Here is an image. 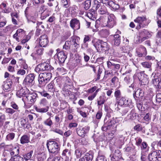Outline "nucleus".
<instances>
[{
    "label": "nucleus",
    "instance_id": "obj_1",
    "mask_svg": "<svg viewBox=\"0 0 161 161\" xmlns=\"http://www.w3.org/2000/svg\"><path fill=\"white\" fill-rule=\"evenodd\" d=\"M107 19V20L106 22L103 19L97 20L95 25V26L96 29H93V31L94 32L97 31V28L99 27V25L102 27L106 26L111 28L116 25L117 22V19L113 14H111L108 15Z\"/></svg>",
    "mask_w": 161,
    "mask_h": 161
},
{
    "label": "nucleus",
    "instance_id": "obj_2",
    "mask_svg": "<svg viewBox=\"0 0 161 161\" xmlns=\"http://www.w3.org/2000/svg\"><path fill=\"white\" fill-rule=\"evenodd\" d=\"M92 42L98 52H104L109 49V46L107 42L102 40H93L92 41Z\"/></svg>",
    "mask_w": 161,
    "mask_h": 161
},
{
    "label": "nucleus",
    "instance_id": "obj_3",
    "mask_svg": "<svg viewBox=\"0 0 161 161\" xmlns=\"http://www.w3.org/2000/svg\"><path fill=\"white\" fill-rule=\"evenodd\" d=\"M47 146L50 153L56 155L59 153L60 150V146L59 144L56 142L48 141L47 142Z\"/></svg>",
    "mask_w": 161,
    "mask_h": 161
},
{
    "label": "nucleus",
    "instance_id": "obj_4",
    "mask_svg": "<svg viewBox=\"0 0 161 161\" xmlns=\"http://www.w3.org/2000/svg\"><path fill=\"white\" fill-rule=\"evenodd\" d=\"M51 74L49 72H45L40 74L38 78L39 84L45 85L51 79Z\"/></svg>",
    "mask_w": 161,
    "mask_h": 161
},
{
    "label": "nucleus",
    "instance_id": "obj_5",
    "mask_svg": "<svg viewBox=\"0 0 161 161\" xmlns=\"http://www.w3.org/2000/svg\"><path fill=\"white\" fill-rule=\"evenodd\" d=\"M48 102V101L45 98H43L42 99L40 102V104L42 106H46L45 108H40L37 107H35V109L36 111L38 113H45L47 112L49 109V107L47 106Z\"/></svg>",
    "mask_w": 161,
    "mask_h": 161
},
{
    "label": "nucleus",
    "instance_id": "obj_6",
    "mask_svg": "<svg viewBox=\"0 0 161 161\" xmlns=\"http://www.w3.org/2000/svg\"><path fill=\"white\" fill-rule=\"evenodd\" d=\"M53 68L48 63H43L37 65L35 69L36 72H42L45 70L51 71Z\"/></svg>",
    "mask_w": 161,
    "mask_h": 161
},
{
    "label": "nucleus",
    "instance_id": "obj_7",
    "mask_svg": "<svg viewBox=\"0 0 161 161\" xmlns=\"http://www.w3.org/2000/svg\"><path fill=\"white\" fill-rule=\"evenodd\" d=\"M37 96V94L35 93L29 92L25 96V102L26 103L31 105L33 104L36 101Z\"/></svg>",
    "mask_w": 161,
    "mask_h": 161
},
{
    "label": "nucleus",
    "instance_id": "obj_8",
    "mask_svg": "<svg viewBox=\"0 0 161 161\" xmlns=\"http://www.w3.org/2000/svg\"><path fill=\"white\" fill-rule=\"evenodd\" d=\"M150 36V33L147 31L144 30L139 32L138 41L140 43H142L148 39Z\"/></svg>",
    "mask_w": 161,
    "mask_h": 161
},
{
    "label": "nucleus",
    "instance_id": "obj_9",
    "mask_svg": "<svg viewBox=\"0 0 161 161\" xmlns=\"http://www.w3.org/2000/svg\"><path fill=\"white\" fill-rule=\"evenodd\" d=\"M147 20L146 17L138 16L134 20V21L136 23H137L139 25H137L136 28L138 30L140 29L141 28L145 27L146 25L144 22Z\"/></svg>",
    "mask_w": 161,
    "mask_h": 161
},
{
    "label": "nucleus",
    "instance_id": "obj_10",
    "mask_svg": "<svg viewBox=\"0 0 161 161\" xmlns=\"http://www.w3.org/2000/svg\"><path fill=\"white\" fill-rule=\"evenodd\" d=\"M35 77L34 74H29L25 77L23 84L27 86H32L34 83Z\"/></svg>",
    "mask_w": 161,
    "mask_h": 161
},
{
    "label": "nucleus",
    "instance_id": "obj_11",
    "mask_svg": "<svg viewBox=\"0 0 161 161\" xmlns=\"http://www.w3.org/2000/svg\"><path fill=\"white\" fill-rule=\"evenodd\" d=\"M150 161H161V155L159 151L152 152L148 156Z\"/></svg>",
    "mask_w": 161,
    "mask_h": 161
},
{
    "label": "nucleus",
    "instance_id": "obj_12",
    "mask_svg": "<svg viewBox=\"0 0 161 161\" xmlns=\"http://www.w3.org/2000/svg\"><path fill=\"white\" fill-rule=\"evenodd\" d=\"M48 42V37L46 35H43L40 36L39 39V44L41 47H46Z\"/></svg>",
    "mask_w": 161,
    "mask_h": 161
},
{
    "label": "nucleus",
    "instance_id": "obj_13",
    "mask_svg": "<svg viewBox=\"0 0 161 161\" xmlns=\"http://www.w3.org/2000/svg\"><path fill=\"white\" fill-rule=\"evenodd\" d=\"M25 34V31L21 29H19L17 30L15 33L14 34L13 37L18 42L19 41V38L24 36Z\"/></svg>",
    "mask_w": 161,
    "mask_h": 161
},
{
    "label": "nucleus",
    "instance_id": "obj_14",
    "mask_svg": "<svg viewBox=\"0 0 161 161\" xmlns=\"http://www.w3.org/2000/svg\"><path fill=\"white\" fill-rule=\"evenodd\" d=\"M80 38L78 36H74L72 37V47L73 48V51L74 52H76L77 49L80 47L79 41Z\"/></svg>",
    "mask_w": 161,
    "mask_h": 161
},
{
    "label": "nucleus",
    "instance_id": "obj_15",
    "mask_svg": "<svg viewBox=\"0 0 161 161\" xmlns=\"http://www.w3.org/2000/svg\"><path fill=\"white\" fill-rule=\"evenodd\" d=\"M70 25L74 30H79L80 27L79 20L75 18L72 19L70 21Z\"/></svg>",
    "mask_w": 161,
    "mask_h": 161
},
{
    "label": "nucleus",
    "instance_id": "obj_16",
    "mask_svg": "<svg viewBox=\"0 0 161 161\" xmlns=\"http://www.w3.org/2000/svg\"><path fill=\"white\" fill-rule=\"evenodd\" d=\"M29 92V91L28 89L26 87L23 88L21 87L17 91L16 95L18 97L21 98L24 96H25Z\"/></svg>",
    "mask_w": 161,
    "mask_h": 161
},
{
    "label": "nucleus",
    "instance_id": "obj_17",
    "mask_svg": "<svg viewBox=\"0 0 161 161\" xmlns=\"http://www.w3.org/2000/svg\"><path fill=\"white\" fill-rule=\"evenodd\" d=\"M116 33L117 34L114 36L113 43L116 46H118L120 43V36L119 34L121 33V32L118 31Z\"/></svg>",
    "mask_w": 161,
    "mask_h": 161
},
{
    "label": "nucleus",
    "instance_id": "obj_18",
    "mask_svg": "<svg viewBox=\"0 0 161 161\" xmlns=\"http://www.w3.org/2000/svg\"><path fill=\"white\" fill-rule=\"evenodd\" d=\"M56 56L58 58L59 61L60 63H64L67 58L65 53L63 51L57 53V55H55V57Z\"/></svg>",
    "mask_w": 161,
    "mask_h": 161
},
{
    "label": "nucleus",
    "instance_id": "obj_19",
    "mask_svg": "<svg viewBox=\"0 0 161 161\" xmlns=\"http://www.w3.org/2000/svg\"><path fill=\"white\" fill-rule=\"evenodd\" d=\"M137 55L139 57H142L146 55L147 52L145 47L141 46L136 52Z\"/></svg>",
    "mask_w": 161,
    "mask_h": 161
},
{
    "label": "nucleus",
    "instance_id": "obj_20",
    "mask_svg": "<svg viewBox=\"0 0 161 161\" xmlns=\"http://www.w3.org/2000/svg\"><path fill=\"white\" fill-rule=\"evenodd\" d=\"M12 84V81L10 79L7 80L3 82V89L7 91H9L10 90Z\"/></svg>",
    "mask_w": 161,
    "mask_h": 161
},
{
    "label": "nucleus",
    "instance_id": "obj_21",
    "mask_svg": "<svg viewBox=\"0 0 161 161\" xmlns=\"http://www.w3.org/2000/svg\"><path fill=\"white\" fill-rule=\"evenodd\" d=\"M28 8V7H27L25 11V14L27 19L28 23H30L32 22L33 23H36V20L35 17L34 16L28 15L27 14Z\"/></svg>",
    "mask_w": 161,
    "mask_h": 161
},
{
    "label": "nucleus",
    "instance_id": "obj_22",
    "mask_svg": "<svg viewBox=\"0 0 161 161\" xmlns=\"http://www.w3.org/2000/svg\"><path fill=\"white\" fill-rule=\"evenodd\" d=\"M153 84L157 88H161V78L157 76L152 80Z\"/></svg>",
    "mask_w": 161,
    "mask_h": 161
},
{
    "label": "nucleus",
    "instance_id": "obj_23",
    "mask_svg": "<svg viewBox=\"0 0 161 161\" xmlns=\"http://www.w3.org/2000/svg\"><path fill=\"white\" fill-rule=\"evenodd\" d=\"M133 95L134 97L136 100L137 98H140L144 96V92L142 90L140 89H138L136 90Z\"/></svg>",
    "mask_w": 161,
    "mask_h": 161
},
{
    "label": "nucleus",
    "instance_id": "obj_24",
    "mask_svg": "<svg viewBox=\"0 0 161 161\" xmlns=\"http://www.w3.org/2000/svg\"><path fill=\"white\" fill-rule=\"evenodd\" d=\"M108 5L111 8V9L114 11L118 10L120 8V6L119 4L116 3L115 2L112 1H110L108 2Z\"/></svg>",
    "mask_w": 161,
    "mask_h": 161
},
{
    "label": "nucleus",
    "instance_id": "obj_25",
    "mask_svg": "<svg viewBox=\"0 0 161 161\" xmlns=\"http://www.w3.org/2000/svg\"><path fill=\"white\" fill-rule=\"evenodd\" d=\"M93 155L89 153H86L85 155L80 159V161H92Z\"/></svg>",
    "mask_w": 161,
    "mask_h": 161
},
{
    "label": "nucleus",
    "instance_id": "obj_26",
    "mask_svg": "<svg viewBox=\"0 0 161 161\" xmlns=\"http://www.w3.org/2000/svg\"><path fill=\"white\" fill-rule=\"evenodd\" d=\"M85 15H86L90 19L93 20L96 18L97 16V14L94 10L90 11L87 13H86Z\"/></svg>",
    "mask_w": 161,
    "mask_h": 161
},
{
    "label": "nucleus",
    "instance_id": "obj_27",
    "mask_svg": "<svg viewBox=\"0 0 161 161\" xmlns=\"http://www.w3.org/2000/svg\"><path fill=\"white\" fill-rule=\"evenodd\" d=\"M30 136L25 135H23L20 138V143L22 144L27 143L30 142Z\"/></svg>",
    "mask_w": 161,
    "mask_h": 161
},
{
    "label": "nucleus",
    "instance_id": "obj_28",
    "mask_svg": "<svg viewBox=\"0 0 161 161\" xmlns=\"http://www.w3.org/2000/svg\"><path fill=\"white\" fill-rule=\"evenodd\" d=\"M44 50V49L42 48H36L35 53H32L31 56L34 59H35L36 58H35L34 55L38 56L42 55L43 53Z\"/></svg>",
    "mask_w": 161,
    "mask_h": 161
},
{
    "label": "nucleus",
    "instance_id": "obj_29",
    "mask_svg": "<svg viewBox=\"0 0 161 161\" xmlns=\"http://www.w3.org/2000/svg\"><path fill=\"white\" fill-rule=\"evenodd\" d=\"M117 101L119 105L126 106L128 105V100L124 97H122Z\"/></svg>",
    "mask_w": 161,
    "mask_h": 161
},
{
    "label": "nucleus",
    "instance_id": "obj_30",
    "mask_svg": "<svg viewBox=\"0 0 161 161\" xmlns=\"http://www.w3.org/2000/svg\"><path fill=\"white\" fill-rule=\"evenodd\" d=\"M122 120V118L121 117H119L118 118H113L112 120L109 119L108 120V122L109 124L110 123V124L112 123V126L115 123H119L121 122Z\"/></svg>",
    "mask_w": 161,
    "mask_h": 161
},
{
    "label": "nucleus",
    "instance_id": "obj_31",
    "mask_svg": "<svg viewBox=\"0 0 161 161\" xmlns=\"http://www.w3.org/2000/svg\"><path fill=\"white\" fill-rule=\"evenodd\" d=\"M71 152L68 149L64 150L62 152V157L64 158L69 159V157L70 156Z\"/></svg>",
    "mask_w": 161,
    "mask_h": 161
},
{
    "label": "nucleus",
    "instance_id": "obj_32",
    "mask_svg": "<svg viewBox=\"0 0 161 161\" xmlns=\"http://www.w3.org/2000/svg\"><path fill=\"white\" fill-rule=\"evenodd\" d=\"M48 91L50 92L53 93L55 91V88L54 82L52 81L47 86Z\"/></svg>",
    "mask_w": 161,
    "mask_h": 161
},
{
    "label": "nucleus",
    "instance_id": "obj_33",
    "mask_svg": "<svg viewBox=\"0 0 161 161\" xmlns=\"http://www.w3.org/2000/svg\"><path fill=\"white\" fill-rule=\"evenodd\" d=\"M112 126V123H108V121L104 122V124L102 127V130L104 131H106L107 130L110 128Z\"/></svg>",
    "mask_w": 161,
    "mask_h": 161
},
{
    "label": "nucleus",
    "instance_id": "obj_34",
    "mask_svg": "<svg viewBox=\"0 0 161 161\" xmlns=\"http://www.w3.org/2000/svg\"><path fill=\"white\" fill-rule=\"evenodd\" d=\"M141 64L143 67L146 68L150 70H151L152 65V63H151L147 61H145L141 63Z\"/></svg>",
    "mask_w": 161,
    "mask_h": 161
},
{
    "label": "nucleus",
    "instance_id": "obj_35",
    "mask_svg": "<svg viewBox=\"0 0 161 161\" xmlns=\"http://www.w3.org/2000/svg\"><path fill=\"white\" fill-rule=\"evenodd\" d=\"M114 96L115 97V99L116 101H118L121 97V93L120 90L117 89H116L114 92Z\"/></svg>",
    "mask_w": 161,
    "mask_h": 161
},
{
    "label": "nucleus",
    "instance_id": "obj_36",
    "mask_svg": "<svg viewBox=\"0 0 161 161\" xmlns=\"http://www.w3.org/2000/svg\"><path fill=\"white\" fill-rule=\"evenodd\" d=\"M98 13L101 14H106L107 13V11L105 6L103 5L101 6L98 11Z\"/></svg>",
    "mask_w": 161,
    "mask_h": 161
},
{
    "label": "nucleus",
    "instance_id": "obj_37",
    "mask_svg": "<svg viewBox=\"0 0 161 161\" xmlns=\"http://www.w3.org/2000/svg\"><path fill=\"white\" fill-rule=\"evenodd\" d=\"M119 155H117L116 154L114 155L111 158L112 161H120L123 160V159L120 155V154L119 153Z\"/></svg>",
    "mask_w": 161,
    "mask_h": 161
},
{
    "label": "nucleus",
    "instance_id": "obj_38",
    "mask_svg": "<svg viewBox=\"0 0 161 161\" xmlns=\"http://www.w3.org/2000/svg\"><path fill=\"white\" fill-rule=\"evenodd\" d=\"M19 153V148H14L13 150H11L10 152L11 156L15 157L18 155Z\"/></svg>",
    "mask_w": 161,
    "mask_h": 161
},
{
    "label": "nucleus",
    "instance_id": "obj_39",
    "mask_svg": "<svg viewBox=\"0 0 161 161\" xmlns=\"http://www.w3.org/2000/svg\"><path fill=\"white\" fill-rule=\"evenodd\" d=\"M44 124L46 125L51 127L53 124V122L51 120L50 117H49L44 121Z\"/></svg>",
    "mask_w": 161,
    "mask_h": 161
},
{
    "label": "nucleus",
    "instance_id": "obj_40",
    "mask_svg": "<svg viewBox=\"0 0 161 161\" xmlns=\"http://www.w3.org/2000/svg\"><path fill=\"white\" fill-rule=\"evenodd\" d=\"M82 154V152L80 148H78L75 150V154L77 158H80Z\"/></svg>",
    "mask_w": 161,
    "mask_h": 161
},
{
    "label": "nucleus",
    "instance_id": "obj_41",
    "mask_svg": "<svg viewBox=\"0 0 161 161\" xmlns=\"http://www.w3.org/2000/svg\"><path fill=\"white\" fill-rule=\"evenodd\" d=\"M15 133L13 132H11L8 134L6 136V139L8 141H10L14 139L15 137Z\"/></svg>",
    "mask_w": 161,
    "mask_h": 161
},
{
    "label": "nucleus",
    "instance_id": "obj_42",
    "mask_svg": "<svg viewBox=\"0 0 161 161\" xmlns=\"http://www.w3.org/2000/svg\"><path fill=\"white\" fill-rule=\"evenodd\" d=\"M46 157L45 154L42 153L41 154H38L37 156L38 160L39 161H42L46 158Z\"/></svg>",
    "mask_w": 161,
    "mask_h": 161
},
{
    "label": "nucleus",
    "instance_id": "obj_43",
    "mask_svg": "<svg viewBox=\"0 0 161 161\" xmlns=\"http://www.w3.org/2000/svg\"><path fill=\"white\" fill-rule=\"evenodd\" d=\"M38 92L41 94L42 96L44 97H47L48 99H50L51 98V96H50L49 94L46 93V92L43 91H39Z\"/></svg>",
    "mask_w": 161,
    "mask_h": 161
},
{
    "label": "nucleus",
    "instance_id": "obj_44",
    "mask_svg": "<svg viewBox=\"0 0 161 161\" xmlns=\"http://www.w3.org/2000/svg\"><path fill=\"white\" fill-rule=\"evenodd\" d=\"M91 1L90 0H87L84 3V8L86 10L89 8L91 6Z\"/></svg>",
    "mask_w": 161,
    "mask_h": 161
},
{
    "label": "nucleus",
    "instance_id": "obj_45",
    "mask_svg": "<svg viewBox=\"0 0 161 161\" xmlns=\"http://www.w3.org/2000/svg\"><path fill=\"white\" fill-rule=\"evenodd\" d=\"M11 160V161H23V158L19 156H16L15 157H12Z\"/></svg>",
    "mask_w": 161,
    "mask_h": 161
},
{
    "label": "nucleus",
    "instance_id": "obj_46",
    "mask_svg": "<svg viewBox=\"0 0 161 161\" xmlns=\"http://www.w3.org/2000/svg\"><path fill=\"white\" fill-rule=\"evenodd\" d=\"M76 66H77L78 67L81 68L84 67L86 66V65H84L82 64V62L80 59H77L76 61Z\"/></svg>",
    "mask_w": 161,
    "mask_h": 161
},
{
    "label": "nucleus",
    "instance_id": "obj_47",
    "mask_svg": "<svg viewBox=\"0 0 161 161\" xmlns=\"http://www.w3.org/2000/svg\"><path fill=\"white\" fill-rule=\"evenodd\" d=\"M96 161H107V160L104 156L100 155L99 154Z\"/></svg>",
    "mask_w": 161,
    "mask_h": 161
},
{
    "label": "nucleus",
    "instance_id": "obj_48",
    "mask_svg": "<svg viewBox=\"0 0 161 161\" xmlns=\"http://www.w3.org/2000/svg\"><path fill=\"white\" fill-rule=\"evenodd\" d=\"M105 102V100L104 98L100 96L99 98L98 99L97 103L98 105H103Z\"/></svg>",
    "mask_w": 161,
    "mask_h": 161
},
{
    "label": "nucleus",
    "instance_id": "obj_49",
    "mask_svg": "<svg viewBox=\"0 0 161 161\" xmlns=\"http://www.w3.org/2000/svg\"><path fill=\"white\" fill-rule=\"evenodd\" d=\"M62 3L65 8H67L69 6L70 0H62Z\"/></svg>",
    "mask_w": 161,
    "mask_h": 161
},
{
    "label": "nucleus",
    "instance_id": "obj_50",
    "mask_svg": "<svg viewBox=\"0 0 161 161\" xmlns=\"http://www.w3.org/2000/svg\"><path fill=\"white\" fill-rule=\"evenodd\" d=\"M63 48L66 50L70 49V43L69 42L66 41L63 46Z\"/></svg>",
    "mask_w": 161,
    "mask_h": 161
},
{
    "label": "nucleus",
    "instance_id": "obj_51",
    "mask_svg": "<svg viewBox=\"0 0 161 161\" xmlns=\"http://www.w3.org/2000/svg\"><path fill=\"white\" fill-rule=\"evenodd\" d=\"M101 6L100 4L98 3V2L97 1H95V4L93 7L94 10L95 9L96 11H98Z\"/></svg>",
    "mask_w": 161,
    "mask_h": 161
},
{
    "label": "nucleus",
    "instance_id": "obj_52",
    "mask_svg": "<svg viewBox=\"0 0 161 161\" xmlns=\"http://www.w3.org/2000/svg\"><path fill=\"white\" fill-rule=\"evenodd\" d=\"M5 120V116L4 114H2L0 116V127L3 125Z\"/></svg>",
    "mask_w": 161,
    "mask_h": 161
},
{
    "label": "nucleus",
    "instance_id": "obj_53",
    "mask_svg": "<svg viewBox=\"0 0 161 161\" xmlns=\"http://www.w3.org/2000/svg\"><path fill=\"white\" fill-rule=\"evenodd\" d=\"M33 153V151H31L29 153H28L26 155L24 156V159L27 161V160L30 159L31 158L32 154Z\"/></svg>",
    "mask_w": 161,
    "mask_h": 161
},
{
    "label": "nucleus",
    "instance_id": "obj_54",
    "mask_svg": "<svg viewBox=\"0 0 161 161\" xmlns=\"http://www.w3.org/2000/svg\"><path fill=\"white\" fill-rule=\"evenodd\" d=\"M135 140L136 141V145L138 147L140 146L142 142V139L140 137H137L135 138Z\"/></svg>",
    "mask_w": 161,
    "mask_h": 161
},
{
    "label": "nucleus",
    "instance_id": "obj_55",
    "mask_svg": "<svg viewBox=\"0 0 161 161\" xmlns=\"http://www.w3.org/2000/svg\"><path fill=\"white\" fill-rule=\"evenodd\" d=\"M77 134L80 136H85L86 134L84 132L83 129H80L77 131Z\"/></svg>",
    "mask_w": 161,
    "mask_h": 161
},
{
    "label": "nucleus",
    "instance_id": "obj_56",
    "mask_svg": "<svg viewBox=\"0 0 161 161\" xmlns=\"http://www.w3.org/2000/svg\"><path fill=\"white\" fill-rule=\"evenodd\" d=\"M141 147L142 150L146 149V150H148V148L147 147V144L146 142H143L141 145Z\"/></svg>",
    "mask_w": 161,
    "mask_h": 161
},
{
    "label": "nucleus",
    "instance_id": "obj_57",
    "mask_svg": "<svg viewBox=\"0 0 161 161\" xmlns=\"http://www.w3.org/2000/svg\"><path fill=\"white\" fill-rule=\"evenodd\" d=\"M139 79L140 81L141 82V84L142 85H145L147 83H148V80L146 78L142 79L141 78L140 79L139 78Z\"/></svg>",
    "mask_w": 161,
    "mask_h": 161
},
{
    "label": "nucleus",
    "instance_id": "obj_58",
    "mask_svg": "<svg viewBox=\"0 0 161 161\" xmlns=\"http://www.w3.org/2000/svg\"><path fill=\"white\" fill-rule=\"evenodd\" d=\"M156 101L158 103H161V93H158L156 95Z\"/></svg>",
    "mask_w": 161,
    "mask_h": 161
},
{
    "label": "nucleus",
    "instance_id": "obj_59",
    "mask_svg": "<svg viewBox=\"0 0 161 161\" xmlns=\"http://www.w3.org/2000/svg\"><path fill=\"white\" fill-rule=\"evenodd\" d=\"M136 117V114L134 113H131L128 115V118L130 119L133 120L135 119Z\"/></svg>",
    "mask_w": 161,
    "mask_h": 161
},
{
    "label": "nucleus",
    "instance_id": "obj_60",
    "mask_svg": "<svg viewBox=\"0 0 161 161\" xmlns=\"http://www.w3.org/2000/svg\"><path fill=\"white\" fill-rule=\"evenodd\" d=\"M6 112L8 114H12L15 112V111L13 109L10 108H8L6 109Z\"/></svg>",
    "mask_w": 161,
    "mask_h": 161
},
{
    "label": "nucleus",
    "instance_id": "obj_61",
    "mask_svg": "<svg viewBox=\"0 0 161 161\" xmlns=\"http://www.w3.org/2000/svg\"><path fill=\"white\" fill-rule=\"evenodd\" d=\"M145 59L147 60H153L155 58L153 56L151 55L146 56L145 57Z\"/></svg>",
    "mask_w": 161,
    "mask_h": 161
},
{
    "label": "nucleus",
    "instance_id": "obj_62",
    "mask_svg": "<svg viewBox=\"0 0 161 161\" xmlns=\"http://www.w3.org/2000/svg\"><path fill=\"white\" fill-rule=\"evenodd\" d=\"M11 59V58H5L3 59L2 61V64H5L8 63Z\"/></svg>",
    "mask_w": 161,
    "mask_h": 161
},
{
    "label": "nucleus",
    "instance_id": "obj_63",
    "mask_svg": "<svg viewBox=\"0 0 161 161\" xmlns=\"http://www.w3.org/2000/svg\"><path fill=\"white\" fill-rule=\"evenodd\" d=\"M142 126L140 124H138L134 127L135 130H136L137 131H140L142 130Z\"/></svg>",
    "mask_w": 161,
    "mask_h": 161
},
{
    "label": "nucleus",
    "instance_id": "obj_64",
    "mask_svg": "<svg viewBox=\"0 0 161 161\" xmlns=\"http://www.w3.org/2000/svg\"><path fill=\"white\" fill-rule=\"evenodd\" d=\"M59 158L58 157H54L52 160L50 158H49L48 159V161H59Z\"/></svg>",
    "mask_w": 161,
    "mask_h": 161
}]
</instances>
